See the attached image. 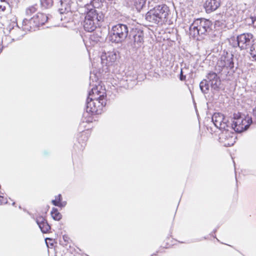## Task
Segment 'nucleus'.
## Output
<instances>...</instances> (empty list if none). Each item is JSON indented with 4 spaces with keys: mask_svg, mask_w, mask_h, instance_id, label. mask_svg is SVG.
<instances>
[{
    "mask_svg": "<svg viewBox=\"0 0 256 256\" xmlns=\"http://www.w3.org/2000/svg\"><path fill=\"white\" fill-rule=\"evenodd\" d=\"M104 91L101 86L92 88L86 100V113L91 115L102 113L103 108L106 104Z\"/></svg>",
    "mask_w": 256,
    "mask_h": 256,
    "instance_id": "1",
    "label": "nucleus"
},
{
    "mask_svg": "<svg viewBox=\"0 0 256 256\" xmlns=\"http://www.w3.org/2000/svg\"><path fill=\"white\" fill-rule=\"evenodd\" d=\"M87 10L83 26L85 30L92 32L95 30L99 22L104 20V15L99 10L91 8L90 5H86Z\"/></svg>",
    "mask_w": 256,
    "mask_h": 256,
    "instance_id": "2",
    "label": "nucleus"
},
{
    "mask_svg": "<svg viewBox=\"0 0 256 256\" xmlns=\"http://www.w3.org/2000/svg\"><path fill=\"white\" fill-rule=\"evenodd\" d=\"M169 12V8L166 4L158 5L146 13V19L150 22L161 25L167 22Z\"/></svg>",
    "mask_w": 256,
    "mask_h": 256,
    "instance_id": "3",
    "label": "nucleus"
},
{
    "mask_svg": "<svg viewBox=\"0 0 256 256\" xmlns=\"http://www.w3.org/2000/svg\"><path fill=\"white\" fill-rule=\"evenodd\" d=\"M212 22L207 19L198 18L195 20L190 27V34L194 38L206 35L212 30Z\"/></svg>",
    "mask_w": 256,
    "mask_h": 256,
    "instance_id": "4",
    "label": "nucleus"
},
{
    "mask_svg": "<svg viewBox=\"0 0 256 256\" xmlns=\"http://www.w3.org/2000/svg\"><path fill=\"white\" fill-rule=\"evenodd\" d=\"M128 34V28L126 24H118L112 26L109 30L108 39L112 42L122 43L125 41Z\"/></svg>",
    "mask_w": 256,
    "mask_h": 256,
    "instance_id": "5",
    "label": "nucleus"
},
{
    "mask_svg": "<svg viewBox=\"0 0 256 256\" xmlns=\"http://www.w3.org/2000/svg\"><path fill=\"white\" fill-rule=\"evenodd\" d=\"M252 122V118L248 115L234 114L231 126H229V128L236 132L241 133L247 130Z\"/></svg>",
    "mask_w": 256,
    "mask_h": 256,
    "instance_id": "6",
    "label": "nucleus"
},
{
    "mask_svg": "<svg viewBox=\"0 0 256 256\" xmlns=\"http://www.w3.org/2000/svg\"><path fill=\"white\" fill-rule=\"evenodd\" d=\"M48 18L46 14L38 12L29 20L24 18L22 21V28L26 31H34L36 28L44 24Z\"/></svg>",
    "mask_w": 256,
    "mask_h": 256,
    "instance_id": "7",
    "label": "nucleus"
},
{
    "mask_svg": "<svg viewBox=\"0 0 256 256\" xmlns=\"http://www.w3.org/2000/svg\"><path fill=\"white\" fill-rule=\"evenodd\" d=\"M232 55L230 56H222L218 61L215 67L216 71L221 76H226L229 72L228 70L234 66Z\"/></svg>",
    "mask_w": 256,
    "mask_h": 256,
    "instance_id": "8",
    "label": "nucleus"
},
{
    "mask_svg": "<svg viewBox=\"0 0 256 256\" xmlns=\"http://www.w3.org/2000/svg\"><path fill=\"white\" fill-rule=\"evenodd\" d=\"M254 42L253 36L250 33H244L236 37L234 47L238 46L240 50H246L250 47Z\"/></svg>",
    "mask_w": 256,
    "mask_h": 256,
    "instance_id": "9",
    "label": "nucleus"
},
{
    "mask_svg": "<svg viewBox=\"0 0 256 256\" xmlns=\"http://www.w3.org/2000/svg\"><path fill=\"white\" fill-rule=\"evenodd\" d=\"M229 128H228L226 130H224L220 136V142L222 143L225 146H232L236 142V134L230 131Z\"/></svg>",
    "mask_w": 256,
    "mask_h": 256,
    "instance_id": "10",
    "label": "nucleus"
},
{
    "mask_svg": "<svg viewBox=\"0 0 256 256\" xmlns=\"http://www.w3.org/2000/svg\"><path fill=\"white\" fill-rule=\"evenodd\" d=\"M212 121L214 126L221 130L229 128L228 120L220 113H214L212 116Z\"/></svg>",
    "mask_w": 256,
    "mask_h": 256,
    "instance_id": "11",
    "label": "nucleus"
},
{
    "mask_svg": "<svg viewBox=\"0 0 256 256\" xmlns=\"http://www.w3.org/2000/svg\"><path fill=\"white\" fill-rule=\"evenodd\" d=\"M118 54L115 51H110L102 52L100 56L101 62L106 66H112L116 61Z\"/></svg>",
    "mask_w": 256,
    "mask_h": 256,
    "instance_id": "12",
    "label": "nucleus"
},
{
    "mask_svg": "<svg viewBox=\"0 0 256 256\" xmlns=\"http://www.w3.org/2000/svg\"><path fill=\"white\" fill-rule=\"evenodd\" d=\"M130 35L132 36V40L133 42L134 47L140 46L144 42V34L140 29H133Z\"/></svg>",
    "mask_w": 256,
    "mask_h": 256,
    "instance_id": "13",
    "label": "nucleus"
},
{
    "mask_svg": "<svg viewBox=\"0 0 256 256\" xmlns=\"http://www.w3.org/2000/svg\"><path fill=\"white\" fill-rule=\"evenodd\" d=\"M207 80L210 84L212 88L218 90L220 84L219 76L216 72H210L206 76Z\"/></svg>",
    "mask_w": 256,
    "mask_h": 256,
    "instance_id": "14",
    "label": "nucleus"
},
{
    "mask_svg": "<svg viewBox=\"0 0 256 256\" xmlns=\"http://www.w3.org/2000/svg\"><path fill=\"white\" fill-rule=\"evenodd\" d=\"M220 6V0H206L204 6L207 13L216 10Z\"/></svg>",
    "mask_w": 256,
    "mask_h": 256,
    "instance_id": "15",
    "label": "nucleus"
},
{
    "mask_svg": "<svg viewBox=\"0 0 256 256\" xmlns=\"http://www.w3.org/2000/svg\"><path fill=\"white\" fill-rule=\"evenodd\" d=\"M70 0H60V8H59L58 11L60 14L68 12L71 10Z\"/></svg>",
    "mask_w": 256,
    "mask_h": 256,
    "instance_id": "16",
    "label": "nucleus"
},
{
    "mask_svg": "<svg viewBox=\"0 0 256 256\" xmlns=\"http://www.w3.org/2000/svg\"><path fill=\"white\" fill-rule=\"evenodd\" d=\"M210 83L206 80H202L200 84V87L202 92L204 94H207L209 90Z\"/></svg>",
    "mask_w": 256,
    "mask_h": 256,
    "instance_id": "17",
    "label": "nucleus"
},
{
    "mask_svg": "<svg viewBox=\"0 0 256 256\" xmlns=\"http://www.w3.org/2000/svg\"><path fill=\"white\" fill-rule=\"evenodd\" d=\"M50 214L52 218L56 220H60L62 218V216L61 214L55 208H52Z\"/></svg>",
    "mask_w": 256,
    "mask_h": 256,
    "instance_id": "18",
    "label": "nucleus"
},
{
    "mask_svg": "<svg viewBox=\"0 0 256 256\" xmlns=\"http://www.w3.org/2000/svg\"><path fill=\"white\" fill-rule=\"evenodd\" d=\"M111 0H92L90 2L91 6L94 7L93 8H98L100 6V3L106 2L108 1H110Z\"/></svg>",
    "mask_w": 256,
    "mask_h": 256,
    "instance_id": "19",
    "label": "nucleus"
},
{
    "mask_svg": "<svg viewBox=\"0 0 256 256\" xmlns=\"http://www.w3.org/2000/svg\"><path fill=\"white\" fill-rule=\"evenodd\" d=\"M40 4L42 8H50L53 4L52 0H40Z\"/></svg>",
    "mask_w": 256,
    "mask_h": 256,
    "instance_id": "20",
    "label": "nucleus"
},
{
    "mask_svg": "<svg viewBox=\"0 0 256 256\" xmlns=\"http://www.w3.org/2000/svg\"><path fill=\"white\" fill-rule=\"evenodd\" d=\"M40 228V229L41 231L43 233H46L48 232L49 230H50V226L48 224L46 221L43 222L42 224L40 225L39 226Z\"/></svg>",
    "mask_w": 256,
    "mask_h": 256,
    "instance_id": "21",
    "label": "nucleus"
},
{
    "mask_svg": "<svg viewBox=\"0 0 256 256\" xmlns=\"http://www.w3.org/2000/svg\"><path fill=\"white\" fill-rule=\"evenodd\" d=\"M37 10V8H36V6H32L26 9V16H30L32 14L35 12Z\"/></svg>",
    "mask_w": 256,
    "mask_h": 256,
    "instance_id": "22",
    "label": "nucleus"
},
{
    "mask_svg": "<svg viewBox=\"0 0 256 256\" xmlns=\"http://www.w3.org/2000/svg\"><path fill=\"white\" fill-rule=\"evenodd\" d=\"M52 203L55 206H57L60 208H64L66 206V201H62L61 202H57L56 200H52Z\"/></svg>",
    "mask_w": 256,
    "mask_h": 256,
    "instance_id": "23",
    "label": "nucleus"
},
{
    "mask_svg": "<svg viewBox=\"0 0 256 256\" xmlns=\"http://www.w3.org/2000/svg\"><path fill=\"white\" fill-rule=\"evenodd\" d=\"M250 54L256 60V44L250 47Z\"/></svg>",
    "mask_w": 256,
    "mask_h": 256,
    "instance_id": "24",
    "label": "nucleus"
},
{
    "mask_svg": "<svg viewBox=\"0 0 256 256\" xmlns=\"http://www.w3.org/2000/svg\"><path fill=\"white\" fill-rule=\"evenodd\" d=\"M46 221V220L43 216H38L36 218V222L38 226Z\"/></svg>",
    "mask_w": 256,
    "mask_h": 256,
    "instance_id": "25",
    "label": "nucleus"
},
{
    "mask_svg": "<svg viewBox=\"0 0 256 256\" xmlns=\"http://www.w3.org/2000/svg\"><path fill=\"white\" fill-rule=\"evenodd\" d=\"M124 82H125L124 80L122 79V80H120V85L121 86L124 87L125 88H128V84H124Z\"/></svg>",
    "mask_w": 256,
    "mask_h": 256,
    "instance_id": "26",
    "label": "nucleus"
},
{
    "mask_svg": "<svg viewBox=\"0 0 256 256\" xmlns=\"http://www.w3.org/2000/svg\"><path fill=\"white\" fill-rule=\"evenodd\" d=\"M7 203L6 200L3 196H0V204H3Z\"/></svg>",
    "mask_w": 256,
    "mask_h": 256,
    "instance_id": "27",
    "label": "nucleus"
},
{
    "mask_svg": "<svg viewBox=\"0 0 256 256\" xmlns=\"http://www.w3.org/2000/svg\"><path fill=\"white\" fill-rule=\"evenodd\" d=\"M8 4H5L4 3H4L0 4V11H2V12L6 10V6Z\"/></svg>",
    "mask_w": 256,
    "mask_h": 256,
    "instance_id": "28",
    "label": "nucleus"
},
{
    "mask_svg": "<svg viewBox=\"0 0 256 256\" xmlns=\"http://www.w3.org/2000/svg\"><path fill=\"white\" fill-rule=\"evenodd\" d=\"M62 200V196L60 194H58V196H55V199L52 200H56L57 202H61Z\"/></svg>",
    "mask_w": 256,
    "mask_h": 256,
    "instance_id": "29",
    "label": "nucleus"
},
{
    "mask_svg": "<svg viewBox=\"0 0 256 256\" xmlns=\"http://www.w3.org/2000/svg\"><path fill=\"white\" fill-rule=\"evenodd\" d=\"M186 76H184L182 74V70L181 69V71H180V80H186Z\"/></svg>",
    "mask_w": 256,
    "mask_h": 256,
    "instance_id": "30",
    "label": "nucleus"
},
{
    "mask_svg": "<svg viewBox=\"0 0 256 256\" xmlns=\"http://www.w3.org/2000/svg\"><path fill=\"white\" fill-rule=\"evenodd\" d=\"M63 239L64 240V242H68V240H70V238H68V236H66V235H64L63 236Z\"/></svg>",
    "mask_w": 256,
    "mask_h": 256,
    "instance_id": "31",
    "label": "nucleus"
},
{
    "mask_svg": "<svg viewBox=\"0 0 256 256\" xmlns=\"http://www.w3.org/2000/svg\"><path fill=\"white\" fill-rule=\"evenodd\" d=\"M0 3H4L5 4H8V3L6 0H0Z\"/></svg>",
    "mask_w": 256,
    "mask_h": 256,
    "instance_id": "32",
    "label": "nucleus"
},
{
    "mask_svg": "<svg viewBox=\"0 0 256 256\" xmlns=\"http://www.w3.org/2000/svg\"><path fill=\"white\" fill-rule=\"evenodd\" d=\"M24 34H22L20 36H19V37H18V38H16V39H17V40L20 39V38L22 37V36H23V35H24Z\"/></svg>",
    "mask_w": 256,
    "mask_h": 256,
    "instance_id": "33",
    "label": "nucleus"
},
{
    "mask_svg": "<svg viewBox=\"0 0 256 256\" xmlns=\"http://www.w3.org/2000/svg\"><path fill=\"white\" fill-rule=\"evenodd\" d=\"M156 254H153L151 255L150 256H153L154 255H156Z\"/></svg>",
    "mask_w": 256,
    "mask_h": 256,
    "instance_id": "34",
    "label": "nucleus"
},
{
    "mask_svg": "<svg viewBox=\"0 0 256 256\" xmlns=\"http://www.w3.org/2000/svg\"><path fill=\"white\" fill-rule=\"evenodd\" d=\"M12 204L14 205L15 204V202H13Z\"/></svg>",
    "mask_w": 256,
    "mask_h": 256,
    "instance_id": "35",
    "label": "nucleus"
},
{
    "mask_svg": "<svg viewBox=\"0 0 256 256\" xmlns=\"http://www.w3.org/2000/svg\"><path fill=\"white\" fill-rule=\"evenodd\" d=\"M218 22H216V24H217V23H218Z\"/></svg>",
    "mask_w": 256,
    "mask_h": 256,
    "instance_id": "36",
    "label": "nucleus"
},
{
    "mask_svg": "<svg viewBox=\"0 0 256 256\" xmlns=\"http://www.w3.org/2000/svg\"><path fill=\"white\" fill-rule=\"evenodd\" d=\"M218 22H216V24H217V23H218Z\"/></svg>",
    "mask_w": 256,
    "mask_h": 256,
    "instance_id": "37",
    "label": "nucleus"
},
{
    "mask_svg": "<svg viewBox=\"0 0 256 256\" xmlns=\"http://www.w3.org/2000/svg\"><path fill=\"white\" fill-rule=\"evenodd\" d=\"M228 136L226 137V139H228Z\"/></svg>",
    "mask_w": 256,
    "mask_h": 256,
    "instance_id": "38",
    "label": "nucleus"
}]
</instances>
